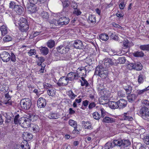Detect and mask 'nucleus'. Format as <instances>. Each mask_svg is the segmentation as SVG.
I'll return each instance as SVG.
<instances>
[{
	"instance_id": "f257e3e1",
	"label": "nucleus",
	"mask_w": 149,
	"mask_h": 149,
	"mask_svg": "<svg viewBox=\"0 0 149 149\" xmlns=\"http://www.w3.org/2000/svg\"><path fill=\"white\" fill-rule=\"evenodd\" d=\"M108 72L106 68L102 65H98L96 68L95 74L102 79H105L108 76Z\"/></svg>"
},
{
	"instance_id": "f03ea898",
	"label": "nucleus",
	"mask_w": 149,
	"mask_h": 149,
	"mask_svg": "<svg viewBox=\"0 0 149 149\" xmlns=\"http://www.w3.org/2000/svg\"><path fill=\"white\" fill-rule=\"evenodd\" d=\"M16 24L19 25V29L22 32H26L29 29V25L27 24V20L25 18H21L19 21L16 22Z\"/></svg>"
},
{
	"instance_id": "7ed1b4c3",
	"label": "nucleus",
	"mask_w": 149,
	"mask_h": 149,
	"mask_svg": "<svg viewBox=\"0 0 149 149\" xmlns=\"http://www.w3.org/2000/svg\"><path fill=\"white\" fill-rule=\"evenodd\" d=\"M31 101L29 98H24L22 99L20 102V107L22 110H28L31 106Z\"/></svg>"
},
{
	"instance_id": "20e7f679",
	"label": "nucleus",
	"mask_w": 149,
	"mask_h": 149,
	"mask_svg": "<svg viewBox=\"0 0 149 149\" xmlns=\"http://www.w3.org/2000/svg\"><path fill=\"white\" fill-rule=\"evenodd\" d=\"M139 114L144 119L149 120V109L147 107L144 106L142 107L139 110Z\"/></svg>"
},
{
	"instance_id": "39448f33",
	"label": "nucleus",
	"mask_w": 149,
	"mask_h": 149,
	"mask_svg": "<svg viewBox=\"0 0 149 149\" xmlns=\"http://www.w3.org/2000/svg\"><path fill=\"white\" fill-rule=\"evenodd\" d=\"M114 146H118L122 147H127L130 145V141L129 140H122L120 141L114 140L113 141Z\"/></svg>"
},
{
	"instance_id": "423d86ee",
	"label": "nucleus",
	"mask_w": 149,
	"mask_h": 149,
	"mask_svg": "<svg viewBox=\"0 0 149 149\" xmlns=\"http://www.w3.org/2000/svg\"><path fill=\"white\" fill-rule=\"evenodd\" d=\"M56 49L58 52L63 54L67 53L70 48L68 45L65 46V45H61L57 47Z\"/></svg>"
},
{
	"instance_id": "0eeeda50",
	"label": "nucleus",
	"mask_w": 149,
	"mask_h": 149,
	"mask_svg": "<svg viewBox=\"0 0 149 149\" xmlns=\"http://www.w3.org/2000/svg\"><path fill=\"white\" fill-rule=\"evenodd\" d=\"M68 80L65 76H62L61 77L57 83V84L58 86H65L68 85Z\"/></svg>"
},
{
	"instance_id": "6e6552de",
	"label": "nucleus",
	"mask_w": 149,
	"mask_h": 149,
	"mask_svg": "<svg viewBox=\"0 0 149 149\" xmlns=\"http://www.w3.org/2000/svg\"><path fill=\"white\" fill-rule=\"evenodd\" d=\"M10 54L8 52L3 51L0 54V58L2 61L6 62H8L10 61Z\"/></svg>"
},
{
	"instance_id": "1a4fd4ad",
	"label": "nucleus",
	"mask_w": 149,
	"mask_h": 149,
	"mask_svg": "<svg viewBox=\"0 0 149 149\" xmlns=\"http://www.w3.org/2000/svg\"><path fill=\"white\" fill-rule=\"evenodd\" d=\"M20 125L24 128H27L30 127L31 125V122L24 119V118H21Z\"/></svg>"
},
{
	"instance_id": "9d476101",
	"label": "nucleus",
	"mask_w": 149,
	"mask_h": 149,
	"mask_svg": "<svg viewBox=\"0 0 149 149\" xmlns=\"http://www.w3.org/2000/svg\"><path fill=\"white\" fill-rule=\"evenodd\" d=\"M68 81H72L74 79H77L79 77H80L79 76L78 73L75 72H70L68 73L66 77Z\"/></svg>"
},
{
	"instance_id": "9b49d317",
	"label": "nucleus",
	"mask_w": 149,
	"mask_h": 149,
	"mask_svg": "<svg viewBox=\"0 0 149 149\" xmlns=\"http://www.w3.org/2000/svg\"><path fill=\"white\" fill-rule=\"evenodd\" d=\"M14 10L19 15H23L25 13L24 8L21 6L19 5H18L15 7Z\"/></svg>"
},
{
	"instance_id": "f8f14e48",
	"label": "nucleus",
	"mask_w": 149,
	"mask_h": 149,
	"mask_svg": "<svg viewBox=\"0 0 149 149\" xmlns=\"http://www.w3.org/2000/svg\"><path fill=\"white\" fill-rule=\"evenodd\" d=\"M70 21V19L65 17H62L60 18L58 20V24L59 25H66Z\"/></svg>"
},
{
	"instance_id": "ddd939ff",
	"label": "nucleus",
	"mask_w": 149,
	"mask_h": 149,
	"mask_svg": "<svg viewBox=\"0 0 149 149\" xmlns=\"http://www.w3.org/2000/svg\"><path fill=\"white\" fill-rule=\"evenodd\" d=\"M37 104L38 108H44L46 105V101L45 98L41 97L38 99Z\"/></svg>"
},
{
	"instance_id": "4468645a",
	"label": "nucleus",
	"mask_w": 149,
	"mask_h": 149,
	"mask_svg": "<svg viewBox=\"0 0 149 149\" xmlns=\"http://www.w3.org/2000/svg\"><path fill=\"white\" fill-rule=\"evenodd\" d=\"M73 46L75 48L79 49H83L84 47L81 41L78 40L74 41Z\"/></svg>"
},
{
	"instance_id": "2eb2a0df",
	"label": "nucleus",
	"mask_w": 149,
	"mask_h": 149,
	"mask_svg": "<svg viewBox=\"0 0 149 149\" xmlns=\"http://www.w3.org/2000/svg\"><path fill=\"white\" fill-rule=\"evenodd\" d=\"M117 102L118 108L119 109H123L127 105V101L124 99H120L117 101Z\"/></svg>"
},
{
	"instance_id": "dca6fc26",
	"label": "nucleus",
	"mask_w": 149,
	"mask_h": 149,
	"mask_svg": "<svg viewBox=\"0 0 149 149\" xmlns=\"http://www.w3.org/2000/svg\"><path fill=\"white\" fill-rule=\"evenodd\" d=\"M132 69L136 70L137 71L141 70L143 68V66L142 64L140 62H137L134 64L132 63Z\"/></svg>"
},
{
	"instance_id": "f3484780",
	"label": "nucleus",
	"mask_w": 149,
	"mask_h": 149,
	"mask_svg": "<svg viewBox=\"0 0 149 149\" xmlns=\"http://www.w3.org/2000/svg\"><path fill=\"white\" fill-rule=\"evenodd\" d=\"M102 121L103 122L106 123H112L116 122V119L114 118L106 116L103 118Z\"/></svg>"
},
{
	"instance_id": "a211bd4d",
	"label": "nucleus",
	"mask_w": 149,
	"mask_h": 149,
	"mask_svg": "<svg viewBox=\"0 0 149 149\" xmlns=\"http://www.w3.org/2000/svg\"><path fill=\"white\" fill-rule=\"evenodd\" d=\"M140 136L144 143L146 144L149 145V135L144 133L143 134H141Z\"/></svg>"
},
{
	"instance_id": "6ab92c4d",
	"label": "nucleus",
	"mask_w": 149,
	"mask_h": 149,
	"mask_svg": "<svg viewBox=\"0 0 149 149\" xmlns=\"http://www.w3.org/2000/svg\"><path fill=\"white\" fill-rule=\"evenodd\" d=\"M36 117L31 113H29L25 114L24 117H22V118H24V119H26V120H29V121L31 122L32 120H34Z\"/></svg>"
},
{
	"instance_id": "aec40b11",
	"label": "nucleus",
	"mask_w": 149,
	"mask_h": 149,
	"mask_svg": "<svg viewBox=\"0 0 149 149\" xmlns=\"http://www.w3.org/2000/svg\"><path fill=\"white\" fill-rule=\"evenodd\" d=\"M87 21L88 23L95 24L96 22L95 16L94 15H90L87 19Z\"/></svg>"
},
{
	"instance_id": "412c9836",
	"label": "nucleus",
	"mask_w": 149,
	"mask_h": 149,
	"mask_svg": "<svg viewBox=\"0 0 149 149\" xmlns=\"http://www.w3.org/2000/svg\"><path fill=\"white\" fill-rule=\"evenodd\" d=\"M108 105L109 107L112 109H115L118 108L117 101H109L108 103Z\"/></svg>"
},
{
	"instance_id": "4be33fe9",
	"label": "nucleus",
	"mask_w": 149,
	"mask_h": 149,
	"mask_svg": "<svg viewBox=\"0 0 149 149\" xmlns=\"http://www.w3.org/2000/svg\"><path fill=\"white\" fill-rule=\"evenodd\" d=\"M108 35L109 36V37L111 39L115 40H118V37L115 32H109L108 33Z\"/></svg>"
},
{
	"instance_id": "5701e85b",
	"label": "nucleus",
	"mask_w": 149,
	"mask_h": 149,
	"mask_svg": "<svg viewBox=\"0 0 149 149\" xmlns=\"http://www.w3.org/2000/svg\"><path fill=\"white\" fill-rule=\"evenodd\" d=\"M5 98L8 99L7 101H5L4 103L5 104L8 105H11L12 104V102L11 100V97L10 95L8 93H6L5 95Z\"/></svg>"
},
{
	"instance_id": "b1692460",
	"label": "nucleus",
	"mask_w": 149,
	"mask_h": 149,
	"mask_svg": "<svg viewBox=\"0 0 149 149\" xmlns=\"http://www.w3.org/2000/svg\"><path fill=\"white\" fill-rule=\"evenodd\" d=\"M21 147L22 149H30V147L28 142L26 140H24L21 143Z\"/></svg>"
},
{
	"instance_id": "393cba45",
	"label": "nucleus",
	"mask_w": 149,
	"mask_h": 149,
	"mask_svg": "<svg viewBox=\"0 0 149 149\" xmlns=\"http://www.w3.org/2000/svg\"><path fill=\"white\" fill-rule=\"evenodd\" d=\"M22 136L24 138V137L26 138V140H30L33 138V135L27 132H24L22 134Z\"/></svg>"
},
{
	"instance_id": "a878e982",
	"label": "nucleus",
	"mask_w": 149,
	"mask_h": 149,
	"mask_svg": "<svg viewBox=\"0 0 149 149\" xmlns=\"http://www.w3.org/2000/svg\"><path fill=\"white\" fill-rule=\"evenodd\" d=\"M99 38L104 41L107 40L109 38V36L106 33H102L99 36Z\"/></svg>"
},
{
	"instance_id": "bb28decb",
	"label": "nucleus",
	"mask_w": 149,
	"mask_h": 149,
	"mask_svg": "<svg viewBox=\"0 0 149 149\" xmlns=\"http://www.w3.org/2000/svg\"><path fill=\"white\" fill-rule=\"evenodd\" d=\"M81 78L82 81L80 80L81 86H85L86 87H87L90 86V84L88 83L87 81L85 79L84 77H81Z\"/></svg>"
},
{
	"instance_id": "cd10ccee",
	"label": "nucleus",
	"mask_w": 149,
	"mask_h": 149,
	"mask_svg": "<svg viewBox=\"0 0 149 149\" xmlns=\"http://www.w3.org/2000/svg\"><path fill=\"white\" fill-rule=\"evenodd\" d=\"M48 117L50 119H56L58 117L57 113L55 112H51L48 115Z\"/></svg>"
},
{
	"instance_id": "c85d7f7f",
	"label": "nucleus",
	"mask_w": 149,
	"mask_h": 149,
	"mask_svg": "<svg viewBox=\"0 0 149 149\" xmlns=\"http://www.w3.org/2000/svg\"><path fill=\"white\" fill-rule=\"evenodd\" d=\"M130 112L128 111L127 113H125L123 115V118L124 120L130 121Z\"/></svg>"
},
{
	"instance_id": "c756f323",
	"label": "nucleus",
	"mask_w": 149,
	"mask_h": 149,
	"mask_svg": "<svg viewBox=\"0 0 149 149\" xmlns=\"http://www.w3.org/2000/svg\"><path fill=\"white\" fill-rule=\"evenodd\" d=\"M40 50L41 53L44 55H47L49 52L48 48L45 47H42Z\"/></svg>"
},
{
	"instance_id": "7c9ffc66",
	"label": "nucleus",
	"mask_w": 149,
	"mask_h": 149,
	"mask_svg": "<svg viewBox=\"0 0 149 149\" xmlns=\"http://www.w3.org/2000/svg\"><path fill=\"white\" fill-rule=\"evenodd\" d=\"M20 116L19 114H17L15 116L14 120V123L16 125L20 124L21 118H19Z\"/></svg>"
},
{
	"instance_id": "2f4dec72",
	"label": "nucleus",
	"mask_w": 149,
	"mask_h": 149,
	"mask_svg": "<svg viewBox=\"0 0 149 149\" xmlns=\"http://www.w3.org/2000/svg\"><path fill=\"white\" fill-rule=\"evenodd\" d=\"M10 115H13L12 112H9L3 114V115L6 118V120H5V123H9V117Z\"/></svg>"
},
{
	"instance_id": "473e14b6",
	"label": "nucleus",
	"mask_w": 149,
	"mask_h": 149,
	"mask_svg": "<svg viewBox=\"0 0 149 149\" xmlns=\"http://www.w3.org/2000/svg\"><path fill=\"white\" fill-rule=\"evenodd\" d=\"M40 15L43 19H47L49 18V15L46 11H42L40 13Z\"/></svg>"
},
{
	"instance_id": "72a5a7b5",
	"label": "nucleus",
	"mask_w": 149,
	"mask_h": 149,
	"mask_svg": "<svg viewBox=\"0 0 149 149\" xmlns=\"http://www.w3.org/2000/svg\"><path fill=\"white\" fill-rule=\"evenodd\" d=\"M0 30L1 31L2 34L4 35L7 34L8 32L7 28L5 26L3 25L0 27Z\"/></svg>"
},
{
	"instance_id": "f704fd0d",
	"label": "nucleus",
	"mask_w": 149,
	"mask_h": 149,
	"mask_svg": "<svg viewBox=\"0 0 149 149\" xmlns=\"http://www.w3.org/2000/svg\"><path fill=\"white\" fill-rule=\"evenodd\" d=\"M134 56L136 57H143L144 56V53L141 51L140 52H136L133 53Z\"/></svg>"
},
{
	"instance_id": "c9c22d12",
	"label": "nucleus",
	"mask_w": 149,
	"mask_h": 149,
	"mask_svg": "<svg viewBox=\"0 0 149 149\" xmlns=\"http://www.w3.org/2000/svg\"><path fill=\"white\" fill-rule=\"evenodd\" d=\"M68 93V95L71 99H74L77 96L76 95L74 94L71 90L69 91Z\"/></svg>"
},
{
	"instance_id": "e433bc0d",
	"label": "nucleus",
	"mask_w": 149,
	"mask_h": 149,
	"mask_svg": "<svg viewBox=\"0 0 149 149\" xmlns=\"http://www.w3.org/2000/svg\"><path fill=\"white\" fill-rule=\"evenodd\" d=\"M31 129L33 130V132L34 133H36L38 132L39 131V128L38 126L36 125H32L31 126Z\"/></svg>"
},
{
	"instance_id": "4c0bfd02",
	"label": "nucleus",
	"mask_w": 149,
	"mask_h": 149,
	"mask_svg": "<svg viewBox=\"0 0 149 149\" xmlns=\"http://www.w3.org/2000/svg\"><path fill=\"white\" fill-rule=\"evenodd\" d=\"M48 95L50 96H53L55 94V91L52 88V87L47 90Z\"/></svg>"
},
{
	"instance_id": "58836bf2",
	"label": "nucleus",
	"mask_w": 149,
	"mask_h": 149,
	"mask_svg": "<svg viewBox=\"0 0 149 149\" xmlns=\"http://www.w3.org/2000/svg\"><path fill=\"white\" fill-rule=\"evenodd\" d=\"M132 141V147L133 149H139L141 145V143H133Z\"/></svg>"
},
{
	"instance_id": "ea45409f",
	"label": "nucleus",
	"mask_w": 149,
	"mask_h": 149,
	"mask_svg": "<svg viewBox=\"0 0 149 149\" xmlns=\"http://www.w3.org/2000/svg\"><path fill=\"white\" fill-rule=\"evenodd\" d=\"M139 48L142 50L149 51V44L141 45Z\"/></svg>"
},
{
	"instance_id": "a19ab883",
	"label": "nucleus",
	"mask_w": 149,
	"mask_h": 149,
	"mask_svg": "<svg viewBox=\"0 0 149 149\" xmlns=\"http://www.w3.org/2000/svg\"><path fill=\"white\" fill-rule=\"evenodd\" d=\"M115 146L112 142H108L104 146V149H110V148H112Z\"/></svg>"
},
{
	"instance_id": "79ce46f5",
	"label": "nucleus",
	"mask_w": 149,
	"mask_h": 149,
	"mask_svg": "<svg viewBox=\"0 0 149 149\" xmlns=\"http://www.w3.org/2000/svg\"><path fill=\"white\" fill-rule=\"evenodd\" d=\"M48 47L50 48L53 47L55 45V42L52 40H48L47 43Z\"/></svg>"
},
{
	"instance_id": "37998d69",
	"label": "nucleus",
	"mask_w": 149,
	"mask_h": 149,
	"mask_svg": "<svg viewBox=\"0 0 149 149\" xmlns=\"http://www.w3.org/2000/svg\"><path fill=\"white\" fill-rule=\"evenodd\" d=\"M104 64L106 65H108L109 66L110 65H113L114 64V63L112 61L111 59L110 58H107L105 60Z\"/></svg>"
},
{
	"instance_id": "c03bdc74",
	"label": "nucleus",
	"mask_w": 149,
	"mask_h": 149,
	"mask_svg": "<svg viewBox=\"0 0 149 149\" xmlns=\"http://www.w3.org/2000/svg\"><path fill=\"white\" fill-rule=\"evenodd\" d=\"M93 116L94 118L96 120H99L101 118L100 114L97 112L93 113Z\"/></svg>"
},
{
	"instance_id": "a18cd8bd",
	"label": "nucleus",
	"mask_w": 149,
	"mask_h": 149,
	"mask_svg": "<svg viewBox=\"0 0 149 149\" xmlns=\"http://www.w3.org/2000/svg\"><path fill=\"white\" fill-rule=\"evenodd\" d=\"M38 61L37 62V65L39 66L42 65V63L45 60V58L42 56H40L38 57Z\"/></svg>"
},
{
	"instance_id": "49530a36",
	"label": "nucleus",
	"mask_w": 149,
	"mask_h": 149,
	"mask_svg": "<svg viewBox=\"0 0 149 149\" xmlns=\"http://www.w3.org/2000/svg\"><path fill=\"white\" fill-rule=\"evenodd\" d=\"M68 123L70 126L73 127H76L77 125V122L72 119H70L69 120Z\"/></svg>"
},
{
	"instance_id": "de8ad7c7",
	"label": "nucleus",
	"mask_w": 149,
	"mask_h": 149,
	"mask_svg": "<svg viewBox=\"0 0 149 149\" xmlns=\"http://www.w3.org/2000/svg\"><path fill=\"white\" fill-rule=\"evenodd\" d=\"M43 86L44 88L46 89L47 90L49 89L52 87V85L46 82H45L43 83Z\"/></svg>"
},
{
	"instance_id": "09e8293b",
	"label": "nucleus",
	"mask_w": 149,
	"mask_h": 149,
	"mask_svg": "<svg viewBox=\"0 0 149 149\" xmlns=\"http://www.w3.org/2000/svg\"><path fill=\"white\" fill-rule=\"evenodd\" d=\"M10 57H9L10 60L13 62H15L16 61V57L15 55L12 52L10 54Z\"/></svg>"
},
{
	"instance_id": "8fccbe9b",
	"label": "nucleus",
	"mask_w": 149,
	"mask_h": 149,
	"mask_svg": "<svg viewBox=\"0 0 149 149\" xmlns=\"http://www.w3.org/2000/svg\"><path fill=\"white\" fill-rule=\"evenodd\" d=\"M12 38L8 35H6L3 38V40L4 42H9L12 40Z\"/></svg>"
},
{
	"instance_id": "3c124183",
	"label": "nucleus",
	"mask_w": 149,
	"mask_h": 149,
	"mask_svg": "<svg viewBox=\"0 0 149 149\" xmlns=\"http://www.w3.org/2000/svg\"><path fill=\"white\" fill-rule=\"evenodd\" d=\"M17 5L15 2L13 1H11L9 4V8L14 10L15 7Z\"/></svg>"
},
{
	"instance_id": "603ef678",
	"label": "nucleus",
	"mask_w": 149,
	"mask_h": 149,
	"mask_svg": "<svg viewBox=\"0 0 149 149\" xmlns=\"http://www.w3.org/2000/svg\"><path fill=\"white\" fill-rule=\"evenodd\" d=\"M118 61V63L120 64H123L125 63L126 61V59L125 57H119L117 60Z\"/></svg>"
},
{
	"instance_id": "864d4df0",
	"label": "nucleus",
	"mask_w": 149,
	"mask_h": 149,
	"mask_svg": "<svg viewBox=\"0 0 149 149\" xmlns=\"http://www.w3.org/2000/svg\"><path fill=\"white\" fill-rule=\"evenodd\" d=\"M69 1L68 0H65L62 1V4L64 8L67 7L69 5Z\"/></svg>"
},
{
	"instance_id": "5fc2aeb1",
	"label": "nucleus",
	"mask_w": 149,
	"mask_h": 149,
	"mask_svg": "<svg viewBox=\"0 0 149 149\" xmlns=\"http://www.w3.org/2000/svg\"><path fill=\"white\" fill-rule=\"evenodd\" d=\"M73 13V14L77 16L79 15H81V12L79 10V9L78 8L74 9Z\"/></svg>"
},
{
	"instance_id": "6e6d98bb",
	"label": "nucleus",
	"mask_w": 149,
	"mask_h": 149,
	"mask_svg": "<svg viewBox=\"0 0 149 149\" xmlns=\"http://www.w3.org/2000/svg\"><path fill=\"white\" fill-rule=\"evenodd\" d=\"M92 61V57L91 56L87 57L86 58V61L88 64L90 65Z\"/></svg>"
},
{
	"instance_id": "4d7b16f0",
	"label": "nucleus",
	"mask_w": 149,
	"mask_h": 149,
	"mask_svg": "<svg viewBox=\"0 0 149 149\" xmlns=\"http://www.w3.org/2000/svg\"><path fill=\"white\" fill-rule=\"evenodd\" d=\"M142 103L143 106H148L149 107V100H144L142 101Z\"/></svg>"
},
{
	"instance_id": "13d9d810",
	"label": "nucleus",
	"mask_w": 149,
	"mask_h": 149,
	"mask_svg": "<svg viewBox=\"0 0 149 149\" xmlns=\"http://www.w3.org/2000/svg\"><path fill=\"white\" fill-rule=\"evenodd\" d=\"M129 43V41L127 39L124 40L123 41V45L125 48L128 47Z\"/></svg>"
},
{
	"instance_id": "bf43d9fd",
	"label": "nucleus",
	"mask_w": 149,
	"mask_h": 149,
	"mask_svg": "<svg viewBox=\"0 0 149 149\" xmlns=\"http://www.w3.org/2000/svg\"><path fill=\"white\" fill-rule=\"evenodd\" d=\"M143 75L141 74L138 77V81L139 83H142L143 82Z\"/></svg>"
},
{
	"instance_id": "052dcab7",
	"label": "nucleus",
	"mask_w": 149,
	"mask_h": 149,
	"mask_svg": "<svg viewBox=\"0 0 149 149\" xmlns=\"http://www.w3.org/2000/svg\"><path fill=\"white\" fill-rule=\"evenodd\" d=\"M96 106L95 103L93 102L90 103L88 105V108L89 109H92Z\"/></svg>"
},
{
	"instance_id": "680f3d73",
	"label": "nucleus",
	"mask_w": 149,
	"mask_h": 149,
	"mask_svg": "<svg viewBox=\"0 0 149 149\" xmlns=\"http://www.w3.org/2000/svg\"><path fill=\"white\" fill-rule=\"evenodd\" d=\"M148 90H149V88H148L147 87V88H146L143 90L138 91V94L139 95L141 94L145 91H146Z\"/></svg>"
},
{
	"instance_id": "e2e57ef3",
	"label": "nucleus",
	"mask_w": 149,
	"mask_h": 149,
	"mask_svg": "<svg viewBox=\"0 0 149 149\" xmlns=\"http://www.w3.org/2000/svg\"><path fill=\"white\" fill-rule=\"evenodd\" d=\"M74 128V129L72 131V133L74 134L76 133L77 134H79V132L80 131V130L79 129V130L77 129V126L76 127H73Z\"/></svg>"
},
{
	"instance_id": "0e129e2a",
	"label": "nucleus",
	"mask_w": 149,
	"mask_h": 149,
	"mask_svg": "<svg viewBox=\"0 0 149 149\" xmlns=\"http://www.w3.org/2000/svg\"><path fill=\"white\" fill-rule=\"evenodd\" d=\"M28 53L30 56L36 54V51L34 49H31Z\"/></svg>"
},
{
	"instance_id": "69168bd1",
	"label": "nucleus",
	"mask_w": 149,
	"mask_h": 149,
	"mask_svg": "<svg viewBox=\"0 0 149 149\" xmlns=\"http://www.w3.org/2000/svg\"><path fill=\"white\" fill-rule=\"evenodd\" d=\"M100 111L101 113V117L103 118L105 115V111L103 108H101Z\"/></svg>"
},
{
	"instance_id": "338daca9",
	"label": "nucleus",
	"mask_w": 149,
	"mask_h": 149,
	"mask_svg": "<svg viewBox=\"0 0 149 149\" xmlns=\"http://www.w3.org/2000/svg\"><path fill=\"white\" fill-rule=\"evenodd\" d=\"M116 16L118 17L121 18L123 17L124 15L123 13H121L119 11H118L117 13L116 14Z\"/></svg>"
},
{
	"instance_id": "774afa93",
	"label": "nucleus",
	"mask_w": 149,
	"mask_h": 149,
	"mask_svg": "<svg viewBox=\"0 0 149 149\" xmlns=\"http://www.w3.org/2000/svg\"><path fill=\"white\" fill-rule=\"evenodd\" d=\"M69 114L70 115H73L75 113V111L73 110L72 108H70L69 109Z\"/></svg>"
}]
</instances>
